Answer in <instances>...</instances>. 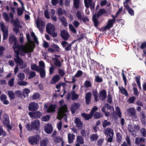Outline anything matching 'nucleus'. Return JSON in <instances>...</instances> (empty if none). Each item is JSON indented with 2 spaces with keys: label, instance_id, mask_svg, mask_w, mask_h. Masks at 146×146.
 I'll return each mask as SVG.
<instances>
[{
  "label": "nucleus",
  "instance_id": "obj_1",
  "mask_svg": "<svg viewBox=\"0 0 146 146\" xmlns=\"http://www.w3.org/2000/svg\"><path fill=\"white\" fill-rule=\"evenodd\" d=\"M14 45L13 46V48L14 49L17 48L18 50H20L22 53H31L33 51L34 48L32 46L27 47L25 45H19L17 41L13 43Z\"/></svg>",
  "mask_w": 146,
  "mask_h": 146
},
{
  "label": "nucleus",
  "instance_id": "obj_2",
  "mask_svg": "<svg viewBox=\"0 0 146 146\" xmlns=\"http://www.w3.org/2000/svg\"><path fill=\"white\" fill-rule=\"evenodd\" d=\"M40 125V122L38 119L35 120L31 123V124H27L26 128L29 131L32 130H38Z\"/></svg>",
  "mask_w": 146,
  "mask_h": 146
},
{
  "label": "nucleus",
  "instance_id": "obj_3",
  "mask_svg": "<svg viewBox=\"0 0 146 146\" xmlns=\"http://www.w3.org/2000/svg\"><path fill=\"white\" fill-rule=\"evenodd\" d=\"M106 12V10L104 9H102L99 10L97 15L95 14L93 15L92 21L95 27L97 28L99 24V22L97 18H99L100 16L105 13Z\"/></svg>",
  "mask_w": 146,
  "mask_h": 146
},
{
  "label": "nucleus",
  "instance_id": "obj_4",
  "mask_svg": "<svg viewBox=\"0 0 146 146\" xmlns=\"http://www.w3.org/2000/svg\"><path fill=\"white\" fill-rule=\"evenodd\" d=\"M41 139V137L39 135L36 134L29 137L28 140L29 143L31 145H34L38 144Z\"/></svg>",
  "mask_w": 146,
  "mask_h": 146
},
{
  "label": "nucleus",
  "instance_id": "obj_5",
  "mask_svg": "<svg viewBox=\"0 0 146 146\" xmlns=\"http://www.w3.org/2000/svg\"><path fill=\"white\" fill-rule=\"evenodd\" d=\"M104 134L106 136L109 137L108 139L107 142H111L114 134L113 129L110 128H107L104 130Z\"/></svg>",
  "mask_w": 146,
  "mask_h": 146
},
{
  "label": "nucleus",
  "instance_id": "obj_6",
  "mask_svg": "<svg viewBox=\"0 0 146 146\" xmlns=\"http://www.w3.org/2000/svg\"><path fill=\"white\" fill-rule=\"evenodd\" d=\"M67 111V106L66 104H64L59 108L58 115L62 117L66 115V113Z\"/></svg>",
  "mask_w": 146,
  "mask_h": 146
},
{
  "label": "nucleus",
  "instance_id": "obj_7",
  "mask_svg": "<svg viewBox=\"0 0 146 146\" xmlns=\"http://www.w3.org/2000/svg\"><path fill=\"white\" fill-rule=\"evenodd\" d=\"M38 108V104L35 102H31L29 104L28 110L29 111H34L37 110Z\"/></svg>",
  "mask_w": 146,
  "mask_h": 146
},
{
  "label": "nucleus",
  "instance_id": "obj_8",
  "mask_svg": "<svg viewBox=\"0 0 146 146\" xmlns=\"http://www.w3.org/2000/svg\"><path fill=\"white\" fill-rule=\"evenodd\" d=\"M29 115L32 118L37 119L40 118L42 116V113L39 111L35 112H29Z\"/></svg>",
  "mask_w": 146,
  "mask_h": 146
},
{
  "label": "nucleus",
  "instance_id": "obj_9",
  "mask_svg": "<svg viewBox=\"0 0 146 146\" xmlns=\"http://www.w3.org/2000/svg\"><path fill=\"white\" fill-rule=\"evenodd\" d=\"M60 36L62 38L65 40H67L70 37V35L68 32L65 30L60 31Z\"/></svg>",
  "mask_w": 146,
  "mask_h": 146
},
{
  "label": "nucleus",
  "instance_id": "obj_10",
  "mask_svg": "<svg viewBox=\"0 0 146 146\" xmlns=\"http://www.w3.org/2000/svg\"><path fill=\"white\" fill-rule=\"evenodd\" d=\"M127 111L128 115L131 117L135 118L137 117L136 111L133 108H129L127 109Z\"/></svg>",
  "mask_w": 146,
  "mask_h": 146
},
{
  "label": "nucleus",
  "instance_id": "obj_11",
  "mask_svg": "<svg viewBox=\"0 0 146 146\" xmlns=\"http://www.w3.org/2000/svg\"><path fill=\"white\" fill-rule=\"evenodd\" d=\"M46 30L49 34H51L52 32L55 31V29L54 26L51 23H48L46 26Z\"/></svg>",
  "mask_w": 146,
  "mask_h": 146
},
{
  "label": "nucleus",
  "instance_id": "obj_12",
  "mask_svg": "<svg viewBox=\"0 0 146 146\" xmlns=\"http://www.w3.org/2000/svg\"><path fill=\"white\" fill-rule=\"evenodd\" d=\"M107 97V92L106 90L103 89L100 92L99 97L100 100L104 101L105 100Z\"/></svg>",
  "mask_w": 146,
  "mask_h": 146
},
{
  "label": "nucleus",
  "instance_id": "obj_13",
  "mask_svg": "<svg viewBox=\"0 0 146 146\" xmlns=\"http://www.w3.org/2000/svg\"><path fill=\"white\" fill-rule=\"evenodd\" d=\"M113 18L112 19H110L108 20V22L106 26V28H107V29L112 27L114 23L115 22V17L113 15Z\"/></svg>",
  "mask_w": 146,
  "mask_h": 146
},
{
  "label": "nucleus",
  "instance_id": "obj_14",
  "mask_svg": "<svg viewBox=\"0 0 146 146\" xmlns=\"http://www.w3.org/2000/svg\"><path fill=\"white\" fill-rule=\"evenodd\" d=\"M44 130L45 133L47 134H49L52 133L53 131V127L52 125L48 123L46 125Z\"/></svg>",
  "mask_w": 146,
  "mask_h": 146
},
{
  "label": "nucleus",
  "instance_id": "obj_15",
  "mask_svg": "<svg viewBox=\"0 0 146 146\" xmlns=\"http://www.w3.org/2000/svg\"><path fill=\"white\" fill-rule=\"evenodd\" d=\"M91 98L92 94L90 92H88L86 93L85 98L86 103L87 105H88L90 103Z\"/></svg>",
  "mask_w": 146,
  "mask_h": 146
},
{
  "label": "nucleus",
  "instance_id": "obj_16",
  "mask_svg": "<svg viewBox=\"0 0 146 146\" xmlns=\"http://www.w3.org/2000/svg\"><path fill=\"white\" fill-rule=\"evenodd\" d=\"M74 123L76 126L79 128L81 129L82 127V122H81L80 119L78 117H76L74 120Z\"/></svg>",
  "mask_w": 146,
  "mask_h": 146
},
{
  "label": "nucleus",
  "instance_id": "obj_17",
  "mask_svg": "<svg viewBox=\"0 0 146 146\" xmlns=\"http://www.w3.org/2000/svg\"><path fill=\"white\" fill-rule=\"evenodd\" d=\"M79 106L80 105L79 104L76 103H74L70 108V110L72 113H74L76 110L78 108Z\"/></svg>",
  "mask_w": 146,
  "mask_h": 146
},
{
  "label": "nucleus",
  "instance_id": "obj_18",
  "mask_svg": "<svg viewBox=\"0 0 146 146\" xmlns=\"http://www.w3.org/2000/svg\"><path fill=\"white\" fill-rule=\"evenodd\" d=\"M145 141V139L144 138L136 137L135 139V143L137 145H139L142 143L144 142Z\"/></svg>",
  "mask_w": 146,
  "mask_h": 146
},
{
  "label": "nucleus",
  "instance_id": "obj_19",
  "mask_svg": "<svg viewBox=\"0 0 146 146\" xmlns=\"http://www.w3.org/2000/svg\"><path fill=\"white\" fill-rule=\"evenodd\" d=\"M56 107V105L54 104L50 105L47 110L48 113H53L55 111V109Z\"/></svg>",
  "mask_w": 146,
  "mask_h": 146
},
{
  "label": "nucleus",
  "instance_id": "obj_20",
  "mask_svg": "<svg viewBox=\"0 0 146 146\" xmlns=\"http://www.w3.org/2000/svg\"><path fill=\"white\" fill-rule=\"evenodd\" d=\"M60 79V77L58 75H56L53 76L52 78V81L50 82L51 84H54L58 82Z\"/></svg>",
  "mask_w": 146,
  "mask_h": 146
},
{
  "label": "nucleus",
  "instance_id": "obj_21",
  "mask_svg": "<svg viewBox=\"0 0 146 146\" xmlns=\"http://www.w3.org/2000/svg\"><path fill=\"white\" fill-rule=\"evenodd\" d=\"M81 115L86 120H88L91 119L93 116L90 113L89 114L83 113Z\"/></svg>",
  "mask_w": 146,
  "mask_h": 146
},
{
  "label": "nucleus",
  "instance_id": "obj_22",
  "mask_svg": "<svg viewBox=\"0 0 146 146\" xmlns=\"http://www.w3.org/2000/svg\"><path fill=\"white\" fill-rule=\"evenodd\" d=\"M48 142V139L47 138H44L40 140V146H47Z\"/></svg>",
  "mask_w": 146,
  "mask_h": 146
},
{
  "label": "nucleus",
  "instance_id": "obj_23",
  "mask_svg": "<svg viewBox=\"0 0 146 146\" xmlns=\"http://www.w3.org/2000/svg\"><path fill=\"white\" fill-rule=\"evenodd\" d=\"M3 123L4 125L5 124H9L10 122L8 115L7 114H4L3 116Z\"/></svg>",
  "mask_w": 146,
  "mask_h": 146
},
{
  "label": "nucleus",
  "instance_id": "obj_24",
  "mask_svg": "<svg viewBox=\"0 0 146 146\" xmlns=\"http://www.w3.org/2000/svg\"><path fill=\"white\" fill-rule=\"evenodd\" d=\"M124 6L128 11L130 15L131 16L134 15V11L130 8L128 4H126V5H124Z\"/></svg>",
  "mask_w": 146,
  "mask_h": 146
},
{
  "label": "nucleus",
  "instance_id": "obj_25",
  "mask_svg": "<svg viewBox=\"0 0 146 146\" xmlns=\"http://www.w3.org/2000/svg\"><path fill=\"white\" fill-rule=\"evenodd\" d=\"M39 72L40 75V77L43 78L46 76V72L45 70L42 68H40L38 71Z\"/></svg>",
  "mask_w": 146,
  "mask_h": 146
},
{
  "label": "nucleus",
  "instance_id": "obj_26",
  "mask_svg": "<svg viewBox=\"0 0 146 146\" xmlns=\"http://www.w3.org/2000/svg\"><path fill=\"white\" fill-rule=\"evenodd\" d=\"M92 95L94 98L95 101L97 102L99 100L98 98V92L97 90L93 89L92 92Z\"/></svg>",
  "mask_w": 146,
  "mask_h": 146
},
{
  "label": "nucleus",
  "instance_id": "obj_27",
  "mask_svg": "<svg viewBox=\"0 0 146 146\" xmlns=\"http://www.w3.org/2000/svg\"><path fill=\"white\" fill-rule=\"evenodd\" d=\"M60 21L62 23V25L64 27H67L68 25L67 22L64 16L60 17Z\"/></svg>",
  "mask_w": 146,
  "mask_h": 146
},
{
  "label": "nucleus",
  "instance_id": "obj_28",
  "mask_svg": "<svg viewBox=\"0 0 146 146\" xmlns=\"http://www.w3.org/2000/svg\"><path fill=\"white\" fill-rule=\"evenodd\" d=\"M30 92L29 89L26 88L23 89V95L24 98L26 97H28L29 96V94Z\"/></svg>",
  "mask_w": 146,
  "mask_h": 146
},
{
  "label": "nucleus",
  "instance_id": "obj_29",
  "mask_svg": "<svg viewBox=\"0 0 146 146\" xmlns=\"http://www.w3.org/2000/svg\"><path fill=\"white\" fill-rule=\"evenodd\" d=\"M75 136L73 134H71L69 133L68 135V142L69 143H71L73 142L74 139H75Z\"/></svg>",
  "mask_w": 146,
  "mask_h": 146
},
{
  "label": "nucleus",
  "instance_id": "obj_30",
  "mask_svg": "<svg viewBox=\"0 0 146 146\" xmlns=\"http://www.w3.org/2000/svg\"><path fill=\"white\" fill-rule=\"evenodd\" d=\"M7 95L10 99L13 100L15 98V94L12 91H8Z\"/></svg>",
  "mask_w": 146,
  "mask_h": 146
},
{
  "label": "nucleus",
  "instance_id": "obj_31",
  "mask_svg": "<svg viewBox=\"0 0 146 146\" xmlns=\"http://www.w3.org/2000/svg\"><path fill=\"white\" fill-rule=\"evenodd\" d=\"M118 88L122 94H124L125 96H128V94L127 91L123 87L121 86L120 88L119 87Z\"/></svg>",
  "mask_w": 146,
  "mask_h": 146
},
{
  "label": "nucleus",
  "instance_id": "obj_32",
  "mask_svg": "<svg viewBox=\"0 0 146 146\" xmlns=\"http://www.w3.org/2000/svg\"><path fill=\"white\" fill-rule=\"evenodd\" d=\"M53 60H55L54 64L55 66L58 68H60L61 66V63L58 60V58H55L52 59Z\"/></svg>",
  "mask_w": 146,
  "mask_h": 146
},
{
  "label": "nucleus",
  "instance_id": "obj_33",
  "mask_svg": "<svg viewBox=\"0 0 146 146\" xmlns=\"http://www.w3.org/2000/svg\"><path fill=\"white\" fill-rule=\"evenodd\" d=\"M140 48L143 49V52L145 56H146V41L142 43L140 46Z\"/></svg>",
  "mask_w": 146,
  "mask_h": 146
},
{
  "label": "nucleus",
  "instance_id": "obj_34",
  "mask_svg": "<svg viewBox=\"0 0 146 146\" xmlns=\"http://www.w3.org/2000/svg\"><path fill=\"white\" fill-rule=\"evenodd\" d=\"M9 40L10 44H12L16 41L17 39L14 36L12 35L9 37Z\"/></svg>",
  "mask_w": 146,
  "mask_h": 146
},
{
  "label": "nucleus",
  "instance_id": "obj_35",
  "mask_svg": "<svg viewBox=\"0 0 146 146\" xmlns=\"http://www.w3.org/2000/svg\"><path fill=\"white\" fill-rule=\"evenodd\" d=\"M80 0H74L73 4L74 7L76 9H78L80 7Z\"/></svg>",
  "mask_w": 146,
  "mask_h": 146
},
{
  "label": "nucleus",
  "instance_id": "obj_36",
  "mask_svg": "<svg viewBox=\"0 0 146 146\" xmlns=\"http://www.w3.org/2000/svg\"><path fill=\"white\" fill-rule=\"evenodd\" d=\"M18 80L19 81H22L25 78V75L23 73H19L17 75Z\"/></svg>",
  "mask_w": 146,
  "mask_h": 146
},
{
  "label": "nucleus",
  "instance_id": "obj_37",
  "mask_svg": "<svg viewBox=\"0 0 146 146\" xmlns=\"http://www.w3.org/2000/svg\"><path fill=\"white\" fill-rule=\"evenodd\" d=\"M15 94L16 96L19 98H22L23 96L22 92L20 90L16 91L15 92Z\"/></svg>",
  "mask_w": 146,
  "mask_h": 146
},
{
  "label": "nucleus",
  "instance_id": "obj_38",
  "mask_svg": "<svg viewBox=\"0 0 146 146\" xmlns=\"http://www.w3.org/2000/svg\"><path fill=\"white\" fill-rule=\"evenodd\" d=\"M77 141L78 143H80L81 145L84 143V140L83 138L80 136H78L77 137Z\"/></svg>",
  "mask_w": 146,
  "mask_h": 146
},
{
  "label": "nucleus",
  "instance_id": "obj_39",
  "mask_svg": "<svg viewBox=\"0 0 146 146\" xmlns=\"http://www.w3.org/2000/svg\"><path fill=\"white\" fill-rule=\"evenodd\" d=\"M19 66H20V68L21 69H23L27 67V65L26 62L23 63V62H22L21 61L20 62L17 63Z\"/></svg>",
  "mask_w": 146,
  "mask_h": 146
},
{
  "label": "nucleus",
  "instance_id": "obj_40",
  "mask_svg": "<svg viewBox=\"0 0 146 146\" xmlns=\"http://www.w3.org/2000/svg\"><path fill=\"white\" fill-rule=\"evenodd\" d=\"M93 0H84V3L85 7L87 8H89V5H91Z\"/></svg>",
  "mask_w": 146,
  "mask_h": 146
},
{
  "label": "nucleus",
  "instance_id": "obj_41",
  "mask_svg": "<svg viewBox=\"0 0 146 146\" xmlns=\"http://www.w3.org/2000/svg\"><path fill=\"white\" fill-rule=\"evenodd\" d=\"M116 141L119 143L121 142L122 140V136L120 133L118 132L116 134Z\"/></svg>",
  "mask_w": 146,
  "mask_h": 146
},
{
  "label": "nucleus",
  "instance_id": "obj_42",
  "mask_svg": "<svg viewBox=\"0 0 146 146\" xmlns=\"http://www.w3.org/2000/svg\"><path fill=\"white\" fill-rule=\"evenodd\" d=\"M98 138V136L96 134H93L90 137V139L92 141H96Z\"/></svg>",
  "mask_w": 146,
  "mask_h": 146
},
{
  "label": "nucleus",
  "instance_id": "obj_43",
  "mask_svg": "<svg viewBox=\"0 0 146 146\" xmlns=\"http://www.w3.org/2000/svg\"><path fill=\"white\" fill-rule=\"evenodd\" d=\"M2 31L3 32V39L6 40L8 36V31L7 29H6V30Z\"/></svg>",
  "mask_w": 146,
  "mask_h": 146
},
{
  "label": "nucleus",
  "instance_id": "obj_44",
  "mask_svg": "<svg viewBox=\"0 0 146 146\" xmlns=\"http://www.w3.org/2000/svg\"><path fill=\"white\" fill-rule=\"evenodd\" d=\"M115 109L116 110V113L117 115H118L120 118H121V113L119 108L118 106L116 107Z\"/></svg>",
  "mask_w": 146,
  "mask_h": 146
},
{
  "label": "nucleus",
  "instance_id": "obj_45",
  "mask_svg": "<svg viewBox=\"0 0 146 146\" xmlns=\"http://www.w3.org/2000/svg\"><path fill=\"white\" fill-rule=\"evenodd\" d=\"M69 29L74 34H76L77 31L74 26L71 24L69 25Z\"/></svg>",
  "mask_w": 146,
  "mask_h": 146
},
{
  "label": "nucleus",
  "instance_id": "obj_46",
  "mask_svg": "<svg viewBox=\"0 0 146 146\" xmlns=\"http://www.w3.org/2000/svg\"><path fill=\"white\" fill-rule=\"evenodd\" d=\"M17 84L19 86H26L28 84V83L27 82L23 80L18 81Z\"/></svg>",
  "mask_w": 146,
  "mask_h": 146
},
{
  "label": "nucleus",
  "instance_id": "obj_47",
  "mask_svg": "<svg viewBox=\"0 0 146 146\" xmlns=\"http://www.w3.org/2000/svg\"><path fill=\"white\" fill-rule=\"evenodd\" d=\"M31 68L32 70L38 71L39 68L35 64H32L31 65Z\"/></svg>",
  "mask_w": 146,
  "mask_h": 146
},
{
  "label": "nucleus",
  "instance_id": "obj_48",
  "mask_svg": "<svg viewBox=\"0 0 146 146\" xmlns=\"http://www.w3.org/2000/svg\"><path fill=\"white\" fill-rule=\"evenodd\" d=\"M40 94L38 93H35L32 96L34 100L38 99L40 98Z\"/></svg>",
  "mask_w": 146,
  "mask_h": 146
},
{
  "label": "nucleus",
  "instance_id": "obj_49",
  "mask_svg": "<svg viewBox=\"0 0 146 146\" xmlns=\"http://www.w3.org/2000/svg\"><path fill=\"white\" fill-rule=\"evenodd\" d=\"M136 98L134 96H132L131 97H129L127 100V102L129 104L133 103L135 101Z\"/></svg>",
  "mask_w": 146,
  "mask_h": 146
},
{
  "label": "nucleus",
  "instance_id": "obj_50",
  "mask_svg": "<svg viewBox=\"0 0 146 146\" xmlns=\"http://www.w3.org/2000/svg\"><path fill=\"white\" fill-rule=\"evenodd\" d=\"M19 55V54H16V57L17 58L14 59L15 62L17 63L20 62L21 61V62H23V60L21 58Z\"/></svg>",
  "mask_w": 146,
  "mask_h": 146
},
{
  "label": "nucleus",
  "instance_id": "obj_51",
  "mask_svg": "<svg viewBox=\"0 0 146 146\" xmlns=\"http://www.w3.org/2000/svg\"><path fill=\"white\" fill-rule=\"evenodd\" d=\"M84 86L86 88L91 87L92 85L91 82L89 81L86 80L84 84Z\"/></svg>",
  "mask_w": 146,
  "mask_h": 146
},
{
  "label": "nucleus",
  "instance_id": "obj_52",
  "mask_svg": "<svg viewBox=\"0 0 146 146\" xmlns=\"http://www.w3.org/2000/svg\"><path fill=\"white\" fill-rule=\"evenodd\" d=\"M61 141L63 142L62 139L59 136H56L54 139V142L55 143H59Z\"/></svg>",
  "mask_w": 146,
  "mask_h": 146
},
{
  "label": "nucleus",
  "instance_id": "obj_53",
  "mask_svg": "<svg viewBox=\"0 0 146 146\" xmlns=\"http://www.w3.org/2000/svg\"><path fill=\"white\" fill-rule=\"evenodd\" d=\"M85 36V35L84 33H81V34H80L79 35H77V37H78V38L76 40L78 41L83 39L84 38Z\"/></svg>",
  "mask_w": 146,
  "mask_h": 146
},
{
  "label": "nucleus",
  "instance_id": "obj_54",
  "mask_svg": "<svg viewBox=\"0 0 146 146\" xmlns=\"http://www.w3.org/2000/svg\"><path fill=\"white\" fill-rule=\"evenodd\" d=\"M50 116L49 115H47L41 118V120L42 121H47L50 119Z\"/></svg>",
  "mask_w": 146,
  "mask_h": 146
},
{
  "label": "nucleus",
  "instance_id": "obj_55",
  "mask_svg": "<svg viewBox=\"0 0 146 146\" xmlns=\"http://www.w3.org/2000/svg\"><path fill=\"white\" fill-rule=\"evenodd\" d=\"M83 74L82 72L80 70L77 71L76 74L74 76L76 77H79L82 76Z\"/></svg>",
  "mask_w": 146,
  "mask_h": 146
},
{
  "label": "nucleus",
  "instance_id": "obj_56",
  "mask_svg": "<svg viewBox=\"0 0 146 146\" xmlns=\"http://www.w3.org/2000/svg\"><path fill=\"white\" fill-rule=\"evenodd\" d=\"M76 16L79 20L80 21L82 20V18L83 17H82L81 13L80 11H77V12L76 13Z\"/></svg>",
  "mask_w": 146,
  "mask_h": 146
},
{
  "label": "nucleus",
  "instance_id": "obj_57",
  "mask_svg": "<svg viewBox=\"0 0 146 146\" xmlns=\"http://www.w3.org/2000/svg\"><path fill=\"white\" fill-rule=\"evenodd\" d=\"M58 74L61 77L64 76L65 75V72L64 71L60 69H58Z\"/></svg>",
  "mask_w": 146,
  "mask_h": 146
},
{
  "label": "nucleus",
  "instance_id": "obj_58",
  "mask_svg": "<svg viewBox=\"0 0 146 146\" xmlns=\"http://www.w3.org/2000/svg\"><path fill=\"white\" fill-rule=\"evenodd\" d=\"M14 78H12L9 81L8 83L10 87H12L14 85Z\"/></svg>",
  "mask_w": 146,
  "mask_h": 146
},
{
  "label": "nucleus",
  "instance_id": "obj_59",
  "mask_svg": "<svg viewBox=\"0 0 146 146\" xmlns=\"http://www.w3.org/2000/svg\"><path fill=\"white\" fill-rule=\"evenodd\" d=\"M3 16L6 22H9V17L8 14L7 13H4L3 14Z\"/></svg>",
  "mask_w": 146,
  "mask_h": 146
},
{
  "label": "nucleus",
  "instance_id": "obj_60",
  "mask_svg": "<svg viewBox=\"0 0 146 146\" xmlns=\"http://www.w3.org/2000/svg\"><path fill=\"white\" fill-rule=\"evenodd\" d=\"M111 124V123L110 121H108L106 120H105L103 122V126L104 128H105L108 125Z\"/></svg>",
  "mask_w": 146,
  "mask_h": 146
},
{
  "label": "nucleus",
  "instance_id": "obj_61",
  "mask_svg": "<svg viewBox=\"0 0 146 146\" xmlns=\"http://www.w3.org/2000/svg\"><path fill=\"white\" fill-rule=\"evenodd\" d=\"M141 133L143 137H146V129L144 128H142L140 130Z\"/></svg>",
  "mask_w": 146,
  "mask_h": 146
},
{
  "label": "nucleus",
  "instance_id": "obj_62",
  "mask_svg": "<svg viewBox=\"0 0 146 146\" xmlns=\"http://www.w3.org/2000/svg\"><path fill=\"white\" fill-rule=\"evenodd\" d=\"M40 21L38 19H37L36 21V24L37 26V27L39 30L40 31H41L42 29L40 27Z\"/></svg>",
  "mask_w": 146,
  "mask_h": 146
},
{
  "label": "nucleus",
  "instance_id": "obj_63",
  "mask_svg": "<svg viewBox=\"0 0 146 146\" xmlns=\"http://www.w3.org/2000/svg\"><path fill=\"white\" fill-rule=\"evenodd\" d=\"M101 113L98 112H96L94 114V117L95 119H98L101 117Z\"/></svg>",
  "mask_w": 146,
  "mask_h": 146
},
{
  "label": "nucleus",
  "instance_id": "obj_64",
  "mask_svg": "<svg viewBox=\"0 0 146 146\" xmlns=\"http://www.w3.org/2000/svg\"><path fill=\"white\" fill-rule=\"evenodd\" d=\"M104 141V139H99L97 141V145L99 146H102Z\"/></svg>",
  "mask_w": 146,
  "mask_h": 146
}]
</instances>
